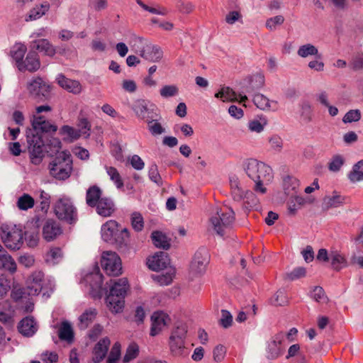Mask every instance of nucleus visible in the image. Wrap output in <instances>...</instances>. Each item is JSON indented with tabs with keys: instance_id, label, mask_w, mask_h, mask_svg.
Masks as SVG:
<instances>
[{
	"instance_id": "15",
	"label": "nucleus",
	"mask_w": 363,
	"mask_h": 363,
	"mask_svg": "<svg viewBox=\"0 0 363 363\" xmlns=\"http://www.w3.org/2000/svg\"><path fill=\"white\" fill-rule=\"evenodd\" d=\"M283 338L284 335L282 333H278L268 342L266 348V357L267 359H275L281 354V345Z\"/></svg>"
},
{
	"instance_id": "10",
	"label": "nucleus",
	"mask_w": 363,
	"mask_h": 363,
	"mask_svg": "<svg viewBox=\"0 0 363 363\" xmlns=\"http://www.w3.org/2000/svg\"><path fill=\"white\" fill-rule=\"evenodd\" d=\"M101 265L109 276H118L122 274L121 260L115 252H104L101 255Z\"/></svg>"
},
{
	"instance_id": "46",
	"label": "nucleus",
	"mask_w": 363,
	"mask_h": 363,
	"mask_svg": "<svg viewBox=\"0 0 363 363\" xmlns=\"http://www.w3.org/2000/svg\"><path fill=\"white\" fill-rule=\"evenodd\" d=\"M269 302L274 306H283L288 303L289 300L284 290H278L269 299Z\"/></svg>"
},
{
	"instance_id": "18",
	"label": "nucleus",
	"mask_w": 363,
	"mask_h": 363,
	"mask_svg": "<svg viewBox=\"0 0 363 363\" xmlns=\"http://www.w3.org/2000/svg\"><path fill=\"white\" fill-rule=\"evenodd\" d=\"M148 267L153 271H160L165 269L169 264L167 254L164 252H159L147 259Z\"/></svg>"
},
{
	"instance_id": "59",
	"label": "nucleus",
	"mask_w": 363,
	"mask_h": 363,
	"mask_svg": "<svg viewBox=\"0 0 363 363\" xmlns=\"http://www.w3.org/2000/svg\"><path fill=\"white\" fill-rule=\"evenodd\" d=\"M345 162L344 158L340 155H336L333 157L329 164V169L333 172H337Z\"/></svg>"
},
{
	"instance_id": "53",
	"label": "nucleus",
	"mask_w": 363,
	"mask_h": 363,
	"mask_svg": "<svg viewBox=\"0 0 363 363\" xmlns=\"http://www.w3.org/2000/svg\"><path fill=\"white\" fill-rule=\"evenodd\" d=\"M107 174L109 175L111 179L116 184L118 188L123 186V182L118 170L113 167H106Z\"/></svg>"
},
{
	"instance_id": "56",
	"label": "nucleus",
	"mask_w": 363,
	"mask_h": 363,
	"mask_svg": "<svg viewBox=\"0 0 363 363\" xmlns=\"http://www.w3.org/2000/svg\"><path fill=\"white\" fill-rule=\"evenodd\" d=\"M361 119V112L359 109L350 110L344 116L342 121L345 123L357 122Z\"/></svg>"
},
{
	"instance_id": "36",
	"label": "nucleus",
	"mask_w": 363,
	"mask_h": 363,
	"mask_svg": "<svg viewBox=\"0 0 363 363\" xmlns=\"http://www.w3.org/2000/svg\"><path fill=\"white\" fill-rule=\"evenodd\" d=\"M152 242L156 247L168 250L170 247L169 240L167 237L160 231L152 233Z\"/></svg>"
},
{
	"instance_id": "1",
	"label": "nucleus",
	"mask_w": 363,
	"mask_h": 363,
	"mask_svg": "<svg viewBox=\"0 0 363 363\" xmlns=\"http://www.w3.org/2000/svg\"><path fill=\"white\" fill-rule=\"evenodd\" d=\"M57 127L50 123L43 116H34L32 128L26 130L28 149L32 164H40L45 156V133L55 132Z\"/></svg>"
},
{
	"instance_id": "29",
	"label": "nucleus",
	"mask_w": 363,
	"mask_h": 363,
	"mask_svg": "<svg viewBox=\"0 0 363 363\" xmlns=\"http://www.w3.org/2000/svg\"><path fill=\"white\" fill-rule=\"evenodd\" d=\"M102 190L99 186L93 185L90 186L86 193V203L89 207H95L101 199Z\"/></svg>"
},
{
	"instance_id": "3",
	"label": "nucleus",
	"mask_w": 363,
	"mask_h": 363,
	"mask_svg": "<svg viewBox=\"0 0 363 363\" xmlns=\"http://www.w3.org/2000/svg\"><path fill=\"white\" fill-rule=\"evenodd\" d=\"M234 222L235 213L231 208L224 211L215 207L209 218L210 227L220 237L225 236L230 232Z\"/></svg>"
},
{
	"instance_id": "20",
	"label": "nucleus",
	"mask_w": 363,
	"mask_h": 363,
	"mask_svg": "<svg viewBox=\"0 0 363 363\" xmlns=\"http://www.w3.org/2000/svg\"><path fill=\"white\" fill-rule=\"evenodd\" d=\"M57 84L64 89L74 94H79L82 91V86L79 81L72 80L60 74L56 79Z\"/></svg>"
},
{
	"instance_id": "39",
	"label": "nucleus",
	"mask_w": 363,
	"mask_h": 363,
	"mask_svg": "<svg viewBox=\"0 0 363 363\" xmlns=\"http://www.w3.org/2000/svg\"><path fill=\"white\" fill-rule=\"evenodd\" d=\"M306 203L304 198L295 195L290 197L288 201V213L291 216H294L297 211L302 208Z\"/></svg>"
},
{
	"instance_id": "23",
	"label": "nucleus",
	"mask_w": 363,
	"mask_h": 363,
	"mask_svg": "<svg viewBox=\"0 0 363 363\" xmlns=\"http://www.w3.org/2000/svg\"><path fill=\"white\" fill-rule=\"evenodd\" d=\"M155 104H151L148 107V102L144 99H138L133 104V109L139 117L145 118V114L148 116L154 115V111L156 109Z\"/></svg>"
},
{
	"instance_id": "38",
	"label": "nucleus",
	"mask_w": 363,
	"mask_h": 363,
	"mask_svg": "<svg viewBox=\"0 0 363 363\" xmlns=\"http://www.w3.org/2000/svg\"><path fill=\"white\" fill-rule=\"evenodd\" d=\"M297 54L301 57L315 56L316 59H321L322 55L319 53L318 48L312 44L308 43L299 47Z\"/></svg>"
},
{
	"instance_id": "13",
	"label": "nucleus",
	"mask_w": 363,
	"mask_h": 363,
	"mask_svg": "<svg viewBox=\"0 0 363 363\" xmlns=\"http://www.w3.org/2000/svg\"><path fill=\"white\" fill-rule=\"evenodd\" d=\"M45 281V274L41 271L33 272L28 278L26 293L29 296L38 295L43 286Z\"/></svg>"
},
{
	"instance_id": "51",
	"label": "nucleus",
	"mask_w": 363,
	"mask_h": 363,
	"mask_svg": "<svg viewBox=\"0 0 363 363\" xmlns=\"http://www.w3.org/2000/svg\"><path fill=\"white\" fill-rule=\"evenodd\" d=\"M264 84V78L261 74H257L253 77V78L250 81V86L247 89V92H254L260 88H262Z\"/></svg>"
},
{
	"instance_id": "37",
	"label": "nucleus",
	"mask_w": 363,
	"mask_h": 363,
	"mask_svg": "<svg viewBox=\"0 0 363 363\" xmlns=\"http://www.w3.org/2000/svg\"><path fill=\"white\" fill-rule=\"evenodd\" d=\"M343 201L344 199L340 195L326 196L322 203V209L327 211L330 208L339 207Z\"/></svg>"
},
{
	"instance_id": "49",
	"label": "nucleus",
	"mask_w": 363,
	"mask_h": 363,
	"mask_svg": "<svg viewBox=\"0 0 363 363\" xmlns=\"http://www.w3.org/2000/svg\"><path fill=\"white\" fill-rule=\"evenodd\" d=\"M301 118L306 122L308 123L312 120V106L308 101H303L301 105Z\"/></svg>"
},
{
	"instance_id": "9",
	"label": "nucleus",
	"mask_w": 363,
	"mask_h": 363,
	"mask_svg": "<svg viewBox=\"0 0 363 363\" xmlns=\"http://www.w3.org/2000/svg\"><path fill=\"white\" fill-rule=\"evenodd\" d=\"M1 238L6 247L11 250H18L23 245V230L16 225L2 226Z\"/></svg>"
},
{
	"instance_id": "60",
	"label": "nucleus",
	"mask_w": 363,
	"mask_h": 363,
	"mask_svg": "<svg viewBox=\"0 0 363 363\" xmlns=\"http://www.w3.org/2000/svg\"><path fill=\"white\" fill-rule=\"evenodd\" d=\"M40 359L43 363H57L58 355L55 352L45 351L41 354Z\"/></svg>"
},
{
	"instance_id": "8",
	"label": "nucleus",
	"mask_w": 363,
	"mask_h": 363,
	"mask_svg": "<svg viewBox=\"0 0 363 363\" xmlns=\"http://www.w3.org/2000/svg\"><path fill=\"white\" fill-rule=\"evenodd\" d=\"M54 212L60 220L69 224L75 223L77 220V208L68 198L58 199L54 206Z\"/></svg>"
},
{
	"instance_id": "54",
	"label": "nucleus",
	"mask_w": 363,
	"mask_h": 363,
	"mask_svg": "<svg viewBox=\"0 0 363 363\" xmlns=\"http://www.w3.org/2000/svg\"><path fill=\"white\" fill-rule=\"evenodd\" d=\"M131 225L136 231H141L143 229V218L140 213L134 212L131 214Z\"/></svg>"
},
{
	"instance_id": "32",
	"label": "nucleus",
	"mask_w": 363,
	"mask_h": 363,
	"mask_svg": "<svg viewBox=\"0 0 363 363\" xmlns=\"http://www.w3.org/2000/svg\"><path fill=\"white\" fill-rule=\"evenodd\" d=\"M97 311L94 308L86 310L79 318L78 327L80 330H85L94 320Z\"/></svg>"
},
{
	"instance_id": "33",
	"label": "nucleus",
	"mask_w": 363,
	"mask_h": 363,
	"mask_svg": "<svg viewBox=\"0 0 363 363\" xmlns=\"http://www.w3.org/2000/svg\"><path fill=\"white\" fill-rule=\"evenodd\" d=\"M0 269L14 272L16 264L10 255L4 249L0 251Z\"/></svg>"
},
{
	"instance_id": "44",
	"label": "nucleus",
	"mask_w": 363,
	"mask_h": 363,
	"mask_svg": "<svg viewBox=\"0 0 363 363\" xmlns=\"http://www.w3.org/2000/svg\"><path fill=\"white\" fill-rule=\"evenodd\" d=\"M26 46L21 43L14 45L11 50V55L15 60L16 65L23 61V58L26 52Z\"/></svg>"
},
{
	"instance_id": "4",
	"label": "nucleus",
	"mask_w": 363,
	"mask_h": 363,
	"mask_svg": "<svg viewBox=\"0 0 363 363\" xmlns=\"http://www.w3.org/2000/svg\"><path fill=\"white\" fill-rule=\"evenodd\" d=\"M187 326L185 323H179L172 330L168 345L170 353L177 357H185L189 354L186 346Z\"/></svg>"
},
{
	"instance_id": "19",
	"label": "nucleus",
	"mask_w": 363,
	"mask_h": 363,
	"mask_svg": "<svg viewBox=\"0 0 363 363\" xmlns=\"http://www.w3.org/2000/svg\"><path fill=\"white\" fill-rule=\"evenodd\" d=\"M139 55L145 60L155 62L162 59V51L159 47L152 44L149 41Z\"/></svg>"
},
{
	"instance_id": "6",
	"label": "nucleus",
	"mask_w": 363,
	"mask_h": 363,
	"mask_svg": "<svg viewBox=\"0 0 363 363\" xmlns=\"http://www.w3.org/2000/svg\"><path fill=\"white\" fill-rule=\"evenodd\" d=\"M49 169L50 174L57 179L69 178L73 169L71 154L65 151L59 152L50 162Z\"/></svg>"
},
{
	"instance_id": "52",
	"label": "nucleus",
	"mask_w": 363,
	"mask_h": 363,
	"mask_svg": "<svg viewBox=\"0 0 363 363\" xmlns=\"http://www.w3.org/2000/svg\"><path fill=\"white\" fill-rule=\"evenodd\" d=\"M254 104L261 110H267L270 107L269 100L263 94H257L253 98Z\"/></svg>"
},
{
	"instance_id": "42",
	"label": "nucleus",
	"mask_w": 363,
	"mask_h": 363,
	"mask_svg": "<svg viewBox=\"0 0 363 363\" xmlns=\"http://www.w3.org/2000/svg\"><path fill=\"white\" fill-rule=\"evenodd\" d=\"M348 177L353 183L363 181V160L359 161L353 166Z\"/></svg>"
},
{
	"instance_id": "35",
	"label": "nucleus",
	"mask_w": 363,
	"mask_h": 363,
	"mask_svg": "<svg viewBox=\"0 0 363 363\" xmlns=\"http://www.w3.org/2000/svg\"><path fill=\"white\" fill-rule=\"evenodd\" d=\"M154 117L160 118V116L155 113L154 115L147 116V123L148 129L153 135H161L165 132V128L157 121V119H154Z\"/></svg>"
},
{
	"instance_id": "25",
	"label": "nucleus",
	"mask_w": 363,
	"mask_h": 363,
	"mask_svg": "<svg viewBox=\"0 0 363 363\" xmlns=\"http://www.w3.org/2000/svg\"><path fill=\"white\" fill-rule=\"evenodd\" d=\"M50 9V4L44 2L39 5H35L31 9L29 12L25 16V21L26 22L33 21L40 18L42 16Z\"/></svg>"
},
{
	"instance_id": "41",
	"label": "nucleus",
	"mask_w": 363,
	"mask_h": 363,
	"mask_svg": "<svg viewBox=\"0 0 363 363\" xmlns=\"http://www.w3.org/2000/svg\"><path fill=\"white\" fill-rule=\"evenodd\" d=\"M60 340L72 342L74 338V332L72 325L67 321L62 322L58 331Z\"/></svg>"
},
{
	"instance_id": "43",
	"label": "nucleus",
	"mask_w": 363,
	"mask_h": 363,
	"mask_svg": "<svg viewBox=\"0 0 363 363\" xmlns=\"http://www.w3.org/2000/svg\"><path fill=\"white\" fill-rule=\"evenodd\" d=\"M174 276V269H169L165 274L152 275V279L160 286H166L172 283Z\"/></svg>"
},
{
	"instance_id": "24",
	"label": "nucleus",
	"mask_w": 363,
	"mask_h": 363,
	"mask_svg": "<svg viewBox=\"0 0 363 363\" xmlns=\"http://www.w3.org/2000/svg\"><path fill=\"white\" fill-rule=\"evenodd\" d=\"M97 213L103 217H109L115 211V205L111 199L101 198L95 206Z\"/></svg>"
},
{
	"instance_id": "12",
	"label": "nucleus",
	"mask_w": 363,
	"mask_h": 363,
	"mask_svg": "<svg viewBox=\"0 0 363 363\" xmlns=\"http://www.w3.org/2000/svg\"><path fill=\"white\" fill-rule=\"evenodd\" d=\"M27 89L31 97L37 101H43L49 96L50 86L40 77L28 82Z\"/></svg>"
},
{
	"instance_id": "2",
	"label": "nucleus",
	"mask_w": 363,
	"mask_h": 363,
	"mask_svg": "<svg viewBox=\"0 0 363 363\" xmlns=\"http://www.w3.org/2000/svg\"><path fill=\"white\" fill-rule=\"evenodd\" d=\"M245 170L248 177L255 183V191L265 194L264 184L272 178V169L262 162L251 159L247 161Z\"/></svg>"
},
{
	"instance_id": "58",
	"label": "nucleus",
	"mask_w": 363,
	"mask_h": 363,
	"mask_svg": "<svg viewBox=\"0 0 363 363\" xmlns=\"http://www.w3.org/2000/svg\"><path fill=\"white\" fill-rule=\"evenodd\" d=\"M220 325L224 328H228L231 326L233 323V316L230 313L226 310L221 311V318L219 320Z\"/></svg>"
},
{
	"instance_id": "22",
	"label": "nucleus",
	"mask_w": 363,
	"mask_h": 363,
	"mask_svg": "<svg viewBox=\"0 0 363 363\" xmlns=\"http://www.w3.org/2000/svg\"><path fill=\"white\" fill-rule=\"evenodd\" d=\"M18 329L23 336L30 337L38 330V325L33 318L26 317L19 323Z\"/></svg>"
},
{
	"instance_id": "55",
	"label": "nucleus",
	"mask_w": 363,
	"mask_h": 363,
	"mask_svg": "<svg viewBox=\"0 0 363 363\" xmlns=\"http://www.w3.org/2000/svg\"><path fill=\"white\" fill-rule=\"evenodd\" d=\"M163 98L172 97L178 94L179 89L176 85H165L160 91Z\"/></svg>"
},
{
	"instance_id": "40",
	"label": "nucleus",
	"mask_w": 363,
	"mask_h": 363,
	"mask_svg": "<svg viewBox=\"0 0 363 363\" xmlns=\"http://www.w3.org/2000/svg\"><path fill=\"white\" fill-rule=\"evenodd\" d=\"M148 42L149 40L147 39L133 34L130 38L128 43L132 50L140 54Z\"/></svg>"
},
{
	"instance_id": "16",
	"label": "nucleus",
	"mask_w": 363,
	"mask_h": 363,
	"mask_svg": "<svg viewBox=\"0 0 363 363\" xmlns=\"http://www.w3.org/2000/svg\"><path fill=\"white\" fill-rule=\"evenodd\" d=\"M62 233L60 224L55 220L48 219L43 227V237L48 242L56 239Z\"/></svg>"
},
{
	"instance_id": "7",
	"label": "nucleus",
	"mask_w": 363,
	"mask_h": 363,
	"mask_svg": "<svg viewBox=\"0 0 363 363\" xmlns=\"http://www.w3.org/2000/svg\"><path fill=\"white\" fill-rule=\"evenodd\" d=\"M101 237L106 242L121 246L128 241L129 232L127 228L120 230L118 223L116 220H110L102 225Z\"/></svg>"
},
{
	"instance_id": "57",
	"label": "nucleus",
	"mask_w": 363,
	"mask_h": 363,
	"mask_svg": "<svg viewBox=\"0 0 363 363\" xmlns=\"http://www.w3.org/2000/svg\"><path fill=\"white\" fill-rule=\"evenodd\" d=\"M121 355V345L118 342H116L110 352L108 355L107 363H116L119 359Z\"/></svg>"
},
{
	"instance_id": "50",
	"label": "nucleus",
	"mask_w": 363,
	"mask_h": 363,
	"mask_svg": "<svg viewBox=\"0 0 363 363\" xmlns=\"http://www.w3.org/2000/svg\"><path fill=\"white\" fill-rule=\"evenodd\" d=\"M286 359L291 357H296L300 363H306V357L300 351V346L298 344L291 345L288 350Z\"/></svg>"
},
{
	"instance_id": "17",
	"label": "nucleus",
	"mask_w": 363,
	"mask_h": 363,
	"mask_svg": "<svg viewBox=\"0 0 363 363\" xmlns=\"http://www.w3.org/2000/svg\"><path fill=\"white\" fill-rule=\"evenodd\" d=\"M40 66L39 57L35 52L30 51L27 55L25 60L19 62L18 69L21 72L28 71L33 72L37 71Z\"/></svg>"
},
{
	"instance_id": "63",
	"label": "nucleus",
	"mask_w": 363,
	"mask_h": 363,
	"mask_svg": "<svg viewBox=\"0 0 363 363\" xmlns=\"http://www.w3.org/2000/svg\"><path fill=\"white\" fill-rule=\"evenodd\" d=\"M26 240L29 247H35L38 245L39 235L37 232H26L25 233Z\"/></svg>"
},
{
	"instance_id": "62",
	"label": "nucleus",
	"mask_w": 363,
	"mask_h": 363,
	"mask_svg": "<svg viewBox=\"0 0 363 363\" xmlns=\"http://www.w3.org/2000/svg\"><path fill=\"white\" fill-rule=\"evenodd\" d=\"M242 19V14L238 11H230L226 14L225 21L229 25L234 24Z\"/></svg>"
},
{
	"instance_id": "28",
	"label": "nucleus",
	"mask_w": 363,
	"mask_h": 363,
	"mask_svg": "<svg viewBox=\"0 0 363 363\" xmlns=\"http://www.w3.org/2000/svg\"><path fill=\"white\" fill-rule=\"evenodd\" d=\"M14 311L8 301H4L0 304V321L8 325H12L13 323Z\"/></svg>"
},
{
	"instance_id": "48",
	"label": "nucleus",
	"mask_w": 363,
	"mask_h": 363,
	"mask_svg": "<svg viewBox=\"0 0 363 363\" xmlns=\"http://www.w3.org/2000/svg\"><path fill=\"white\" fill-rule=\"evenodd\" d=\"M139 354V347L135 343H130L126 349L125 354L123 357V361L125 363H128L131 360L135 359Z\"/></svg>"
},
{
	"instance_id": "47",
	"label": "nucleus",
	"mask_w": 363,
	"mask_h": 363,
	"mask_svg": "<svg viewBox=\"0 0 363 363\" xmlns=\"http://www.w3.org/2000/svg\"><path fill=\"white\" fill-rule=\"evenodd\" d=\"M78 131L80 133V137L83 136L87 138L90 135L91 124L89 121L84 117H80L77 123Z\"/></svg>"
},
{
	"instance_id": "14",
	"label": "nucleus",
	"mask_w": 363,
	"mask_h": 363,
	"mask_svg": "<svg viewBox=\"0 0 363 363\" xmlns=\"http://www.w3.org/2000/svg\"><path fill=\"white\" fill-rule=\"evenodd\" d=\"M170 318L169 316L162 312V311H156L153 313L151 316V329H150V335L155 336L158 335L166 326H167L170 323Z\"/></svg>"
},
{
	"instance_id": "21",
	"label": "nucleus",
	"mask_w": 363,
	"mask_h": 363,
	"mask_svg": "<svg viewBox=\"0 0 363 363\" xmlns=\"http://www.w3.org/2000/svg\"><path fill=\"white\" fill-rule=\"evenodd\" d=\"M86 281L89 282L92 296L101 297L104 292L102 287L103 276L98 273L91 274L86 277Z\"/></svg>"
},
{
	"instance_id": "5",
	"label": "nucleus",
	"mask_w": 363,
	"mask_h": 363,
	"mask_svg": "<svg viewBox=\"0 0 363 363\" xmlns=\"http://www.w3.org/2000/svg\"><path fill=\"white\" fill-rule=\"evenodd\" d=\"M129 285L126 278H121L114 281L106 297V303L109 310L114 313L122 312L125 304V296Z\"/></svg>"
},
{
	"instance_id": "26",
	"label": "nucleus",
	"mask_w": 363,
	"mask_h": 363,
	"mask_svg": "<svg viewBox=\"0 0 363 363\" xmlns=\"http://www.w3.org/2000/svg\"><path fill=\"white\" fill-rule=\"evenodd\" d=\"M31 44L33 49L44 52L48 56L52 57L56 53L55 47L47 39L33 40Z\"/></svg>"
},
{
	"instance_id": "11",
	"label": "nucleus",
	"mask_w": 363,
	"mask_h": 363,
	"mask_svg": "<svg viewBox=\"0 0 363 363\" xmlns=\"http://www.w3.org/2000/svg\"><path fill=\"white\" fill-rule=\"evenodd\" d=\"M210 256L207 250L202 248L196 252L190 265V274L193 277H201L206 271Z\"/></svg>"
},
{
	"instance_id": "27",
	"label": "nucleus",
	"mask_w": 363,
	"mask_h": 363,
	"mask_svg": "<svg viewBox=\"0 0 363 363\" xmlns=\"http://www.w3.org/2000/svg\"><path fill=\"white\" fill-rule=\"evenodd\" d=\"M238 95L232 89L228 86L223 87L218 93L215 94V97L221 99L223 101H238ZM240 97V102H244L247 99V97L244 95L239 94Z\"/></svg>"
},
{
	"instance_id": "64",
	"label": "nucleus",
	"mask_w": 363,
	"mask_h": 363,
	"mask_svg": "<svg viewBox=\"0 0 363 363\" xmlns=\"http://www.w3.org/2000/svg\"><path fill=\"white\" fill-rule=\"evenodd\" d=\"M350 66L352 69L357 71L363 69V54L355 55L351 62Z\"/></svg>"
},
{
	"instance_id": "61",
	"label": "nucleus",
	"mask_w": 363,
	"mask_h": 363,
	"mask_svg": "<svg viewBox=\"0 0 363 363\" xmlns=\"http://www.w3.org/2000/svg\"><path fill=\"white\" fill-rule=\"evenodd\" d=\"M306 269L303 267H298L294 269L291 272L286 274V279L289 280H294L305 277Z\"/></svg>"
},
{
	"instance_id": "34",
	"label": "nucleus",
	"mask_w": 363,
	"mask_h": 363,
	"mask_svg": "<svg viewBox=\"0 0 363 363\" xmlns=\"http://www.w3.org/2000/svg\"><path fill=\"white\" fill-rule=\"evenodd\" d=\"M330 261L332 268L336 271H339L347 266L346 258L337 250H330Z\"/></svg>"
},
{
	"instance_id": "31",
	"label": "nucleus",
	"mask_w": 363,
	"mask_h": 363,
	"mask_svg": "<svg viewBox=\"0 0 363 363\" xmlns=\"http://www.w3.org/2000/svg\"><path fill=\"white\" fill-rule=\"evenodd\" d=\"M283 187L285 194L293 197L298 193L299 182L295 177L287 176L284 179Z\"/></svg>"
},
{
	"instance_id": "45",
	"label": "nucleus",
	"mask_w": 363,
	"mask_h": 363,
	"mask_svg": "<svg viewBox=\"0 0 363 363\" xmlns=\"http://www.w3.org/2000/svg\"><path fill=\"white\" fill-rule=\"evenodd\" d=\"M35 201L33 198L28 194H23L18 199L16 202L17 207L22 211H26L34 206Z\"/></svg>"
},
{
	"instance_id": "30",
	"label": "nucleus",
	"mask_w": 363,
	"mask_h": 363,
	"mask_svg": "<svg viewBox=\"0 0 363 363\" xmlns=\"http://www.w3.org/2000/svg\"><path fill=\"white\" fill-rule=\"evenodd\" d=\"M109 345L110 340L108 338H104L96 345L94 350L93 357V360L94 362L98 363L105 357Z\"/></svg>"
}]
</instances>
